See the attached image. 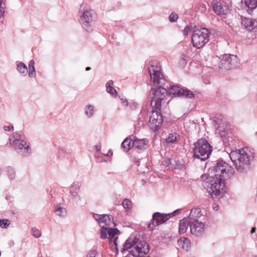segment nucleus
<instances>
[{
  "label": "nucleus",
  "instance_id": "obj_1",
  "mask_svg": "<svg viewBox=\"0 0 257 257\" xmlns=\"http://www.w3.org/2000/svg\"><path fill=\"white\" fill-rule=\"evenodd\" d=\"M212 170L214 175L206 178L203 186L212 197L219 198L226 193L224 179L231 174V168L226 163L219 162Z\"/></svg>",
  "mask_w": 257,
  "mask_h": 257
},
{
  "label": "nucleus",
  "instance_id": "obj_2",
  "mask_svg": "<svg viewBox=\"0 0 257 257\" xmlns=\"http://www.w3.org/2000/svg\"><path fill=\"white\" fill-rule=\"evenodd\" d=\"M148 71L151 82L154 86L151 91V105L156 109H160L162 103H164L167 99L168 91L162 87L165 83V79L161 71V66L158 61L150 62Z\"/></svg>",
  "mask_w": 257,
  "mask_h": 257
},
{
  "label": "nucleus",
  "instance_id": "obj_3",
  "mask_svg": "<svg viewBox=\"0 0 257 257\" xmlns=\"http://www.w3.org/2000/svg\"><path fill=\"white\" fill-rule=\"evenodd\" d=\"M79 21L82 28L87 32L93 30V23L97 20V15L94 10L86 4L80 6L78 13Z\"/></svg>",
  "mask_w": 257,
  "mask_h": 257
},
{
  "label": "nucleus",
  "instance_id": "obj_4",
  "mask_svg": "<svg viewBox=\"0 0 257 257\" xmlns=\"http://www.w3.org/2000/svg\"><path fill=\"white\" fill-rule=\"evenodd\" d=\"M229 156L232 162L236 166L237 170L242 171L247 167L249 162V157L247 150L241 149L232 151L230 153Z\"/></svg>",
  "mask_w": 257,
  "mask_h": 257
},
{
  "label": "nucleus",
  "instance_id": "obj_5",
  "mask_svg": "<svg viewBox=\"0 0 257 257\" xmlns=\"http://www.w3.org/2000/svg\"><path fill=\"white\" fill-rule=\"evenodd\" d=\"M212 152V147L205 139H200L194 144V156L195 158L205 160Z\"/></svg>",
  "mask_w": 257,
  "mask_h": 257
},
{
  "label": "nucleus",
  "instance_id": "obj_6",
  "mask_svg": "<svg viewBox=\"0 0 257 257\" xmlns=\"http://www.w3.org/2000/svg\"><path fill=\"white\" fill-rule=\"evenodd\" d=\"M210 32L206 28H199L195 27L193 30L192 42L194 47L199 49L209 41Z\"/></svg>",
  "mask_w": 257,
  "mask_h": 257
},
{
  "label": "nucleus",
  "instance_id": "obj_7",
  "mask_svg": "<svg viewBox=\"0 0 257 257\" xmlns=\"http://www.w3.org/2000/svg\"><path fill=\"white\" fill-rule=\"evenodd\" d=\"M10 144L15 150L19 153L26 154L31 150L29 143L21 139V136L18 133H14L10 138Z\"/></svg>",
  "mask_w": 257,
  "mask_h": 257
},
{
  "label": "nucleus",
  "instance_id": "obj_8",
  "mask_svg": "<svg viewBox=\"0 0 257 257\" xmlns=\"http://www.w3.org/2000/svg\"><path fill=\"white\" fill-rule=\"evenodd\" d=\"M93 218L95 219L96 221H97L99 226L101 227V229H103V228L106 229L110 227L115 226V223H114L113 221V218L112 216L110 215H101L93 213Z\"/></svg>",
  "mask_w": 257,
  "mask_h": 257
},
{
  "label": "nucleus",
  "instance_id": "obj_9",
  "mask_svg": "<svg viewBox=\"0 0 257 257\" xmlns=\"http://www.w3.org/2000/svg\"><path fill=\"white\" fill-rule=\"evenodd\" d=\"M112 227H110L106 229L103 228V229H101L100 238L101 239L108 238L109 241L113 242L115 246L117 247V235L119 233V231L117 229L113 228Z\"/></svg>",
  "mask_w": 257,
  "mask_h": 257
},
{
  "label": "nucleus",
  "instance_id": "obj_10",
  "mask_svg": "<svg viewBox=\"0 0 257 257\" xmlns=\"http://www.w3.org/2000/svg\"><path fill=\"white\" fill-rule=\"evenodd\" d=\"M163 123V116L157 110H153L150 117L149 125L150 127L157 131Z\"/></svg>",
  "mask_w": 257,
  "mask_h": 257
},
{
  "label": "nucleus",
  "instance_id": "obj_11",
  "mask_svg": "<svg viewBox=\"0 0 257 257\" xmlns=\"http://www.w3.org/2000/svg\"><path fill=\"white\" fill-rule=\"evenodd\" d=\"M169 94L174 96H182L188 98H191L194 96L192 91L176 85H172L170 87Z\"/></svg>",
  "mask_w": 257,
  "mask_h": 257
},
{
  "label": "nucleus",
  "instance_id": "obj_12",
  "mask_svg": "<svg viewBox=\"0 0 257 257\" xmlns=\"http://www.w3.org/2000/svg\"><path fill=\"white\" fill-rule=\"evenodd\" d=\"M238 58L236 55L224 54L221 61V67L224 69H229L238 64Z\"/></svg>",
  "mask_w": 257,
  "mask_h": 257
},
{
  "label": "nucleus",
  "instance_id": "obj_13",
  "mask_svg": "<svg viewBox=\"0 0 257 257\" xmlns=\"http://www.w3.org/2000/svg\"><path fill=\"white\" fill-rule=\"evenodd\" d=\"M168 219V215H164L157 212L154 214L151 222L148 225V227L151 230H153L154 227L166 222Z\"/></svg>",
  "mask_w": 257,
  "mask_h": 257
},
{
  "label": "nucleus",
  "instance_id": "obj_14",
  "mask_svg": "<svg viewBox=\"0 0 257 257\" xmlns=\"http://www.w3.org/2000/svg\"><path fill=\"white\" fill-rule=\"evenodd\" d=\"M203 220L190 221V232L195 235H199L203 233L206 226Z\"/></svg>",
  "mask_w": 257,
  "mask_h": 257
},
{
  "label": "nucleus",
  "instance_id": "obj_15",
  "mask_svg": "<svg viewBox=\"0 0 257 257\" xmlns=\"http://www.w3.org/2000/svg\"><path fill=\"white\" fill-rule=\"evenodd\" d=\"M212 7L216 14L219 16L226 15L228 12V8L225 6L223 3L217 0H214L212 2Z\"/></svg>",
  "mask_w": 257,
  "mask_h": 257
},
{
  "label": "nucleus",
  "instance_id": "obj_16",
  "mask_svg": "<svg viewBox=\"0 0 257 257\" xmlns=\"http://www.w3.org/2000/svg\"><path fill=\"white\" fill-rule=\"evenodd\" d=\"M205 216L204 215L199 208H195L191 210L188 219L190 221L204 220Z\"/></svg>",
  "mask_w": 257,
  "mask_h": 257
},
{
  "label": "nucleus",
  "instance_id": "obj_17",
  "mask_svg": "<svg viewBox=\"0 0 257 257\" xmlns=\"http://www.w3.org/2000/svg\"><path fill=\"white\" fill-rule=\"evenodd\" d=\"M241 24L245 29L249 31L253 30L257 27V22L246 18H242Z\"/></svg>",
  "mask_w": 257,
  "mask_h": 257
},
{
  "label": "nucleus",
  "instance_id": "obj_18",
  "mask_svg": "<svg viewBox=\"0 0 257 257\" xmlns=\"http://www.w3.org/2000/svg\"><path fill=\"white\" fill-rule=\"evenodd\" d=\"M190 228V220L188 218H184L181 220L179 223V232L180 234L185 233L188 229V227Z\"/></svg>",
  "mask_w": 257,
  "mask_h": 257
},
{
  "label": "nucleus",
  "instance_id": "obj_19",
  "mask_svg": "<svg viewBox=\"0 0 257 257\" xmlns=\"http://www.w3.org/2000/svg\"><path fill=\"white\" fill-rule=\"evenodd\" d=\"M148 143L147 139H135L133 143V146L138 149H144L146 145Z\"/></svg>",
  "mask_w": 257,
  "mask_h": 257
},
{
  "label": "nucleus",
  "instance_id": "obj_20",
  "mask_svg": "<svg viewBox=\"0 0 257 257\" xmlns=\"http://www.w3.org/2000/svg\"><path fill=\"white\" fill-rule=\"evenodd\" d=\"M113 82L112 80H109L106 84V91L112 96H116L117 92L113 87Z\"/></svg>",
  "mask_w": 257,
  "mask_h": 257
},
{
  "label": "nucleus",
  "instance_id": "obj_21",
  "mask_svg": "<svg viewBox=\"0 0 257 257\" xmlns=\"http://www.w3.org/2000/svg\"><path fill=\"white\" fill-rule=\"evenodd\" d=\"M34 64L35 62L33 60H31L29 63L28 72L29 76L30 77H35L36 75Z\"/></svg>",
  "mask_w": 257,
  "mask_h": 257
},
{
  "label": "nucleus",
  "instance_id": "obj_22",
  "mask_svg": "<svg viewBox=\"0 0 257 257\" xmlns=\"http://www.w3.org/2000/svg\"><path fill=\"white\" fill-rule=\"evenodd\" d=\"M244 2L249 10H252L257 7V0H244Z\"/></svg>",
  "mask_w": 257,
  "mask_h": 257
},
{
  "label": "nucleus",
  "instance_id": "obj_23",
  "mask_svg": "<svg viewBox=\"0 0 257 257\" xmlns=\"http://www.w3.org/2000/svg\"><path fill=\"white\" fill-rule=\"evenodd\" d=\"M7 171L8 172V176L9 178L11 180L15 179L16 177V172L15 169L11 166H9L7 168Z\"/></svg>",
  "mask_w": 257,
  "mask_h": 257
},
{
  "label": "nucleus",
  "instance_id": "obj_24",
  "mask_svg": "<svg viewBox=\"0 0 257 257\" xmlns=\"http://www.w3.org/2000/svg\"><path fill=\"white\" fill-rule=\"evenodd\" d=\"M132 140L130 138L125 139L121 144V147L124 151H128L131 147Z\"/></svg>",
  "mask_w": 257,
  "mask_h": 257
},
{
  "label": "nucleus",
  "instance_id": "obj_25",
  "mask_svg": "<svg viewBox=\"0 0 257 257\" xmlns=\"http://www.w3.org/2000/svg\"><path fill=\"white\" fill-rule=\"evenodd\" d=\"M178 243L179 245L182 247V248L187 250L189 244V240L187 239L186 238H181L178 241Z\"/></svg>",
  "mask_w": 257,
  "mask_h": 257
},
{
  "label": "nucleus",
  "instance_id": "obj_26",
  "mask_svg": "<svg viewBox=\"0 0 257 257\" xmlns=\"http://www.w3.org/2000/svg\"><path fill=\"white\" fill-rule=\"evenodd\" d=\"M17 70L20 73L24 74L25 76L28 71V68L24 63H20L17 66Z\"/></svg>",
  "mask_w": 257,
  "mask_h": 257
},
{
  "label": "nucleus",
  "instance_id": "obj_27",
  "mask_svg": "<svg viewBox=\"0 0 257 257\" xmlns=\"http://www.w3.org/2000/svg\"><path fill=\"white\" fill-rule=\"evenodd\" d=\"M55 212L57 215L60 217H63L66 214V209L61 207H56L55 209Z\"/></svg>",
  "mask_w": 257,
  "mask_h": 257
},
{
  "label": "nucleus",
  "instance_id": "obj_28",
  "mask_svg": "<svg viewBox=\"0 0 257 257\" xmlns=\"http://www.w3.org/2000/svg\"><path fill=\"white\" fill-rule=\"evenodd\" d=\"M81 186V183L80 182H74L70 188V192H76L75 191L78 190L80 188Z\"/></svg>",
  "mask_w": 257,
  "mask_h": 257
},
{
  "label": "nucleus",
  "instance_id": "obj_29",
  "mask_svg": "<svg viewBox=\"0 0 257 257\" xmlns=\"http://www.w3.org/2000/svg\"><path fill=\"white\" fill-rule=\"evenodd\" d=\"M94 112V107L92 105H89L86 106L85 113L89 116L91 117L93 115Z\"/></svg>",
  "mask_w": 257,
  "mask_h": 257
},
{
  "label": "nucleus",
  "instance_id": "obj_30",
  "mask_svg": "<svg viewBox=\"0 0 257 257\" xmlns=\"http://www.w3.org/2000/svg\"><path fill=\"white\" fill-rule=\"evenodd\" d=\"M71 198L76 202L81 200V196L76 192H70Z\"/></svg>",
  "mask_w": 257,
  "mask_h": 257
},
{
  "label": "nucleus",
  "instance_id": "obj_31",
  "mask_svg": "<svg viewBox=\"0 0 257 257\" xmlns=\"http://www.w3.org/2000/svg\"><path fill=\"white\" fill-rule=\"evenodd\" d=\"M10 224V221L7 219L0 220V226L3 228H7Z\"/></svg>",
  "mask_w": 257,
  "mask_h": 257
},
{
  "label": "nucleus",
  "instance_id": "obj_32",
  "mask_svg": "<svg viewBox=\"0 0 257 257\" xmlns=\"http://www.w3.org/2000/svg\"><path fill=\"white\" fill-rule=\"evenodd\" d=\"M86 257H102V255L96 250H92L87 254Z\"/></svg>",
  "mask_w": 257,
  "mask_h": 257
},
{
  "label": "nucleus",
  "instance_id": "obj_33",
  "mask_svg": "<svg viewBox=\"0 0 257 257\" xmlns=\"http://www.w3.org/2000/svg\"><path fill=\"white\" fill-rule=\"evenodd\" d=\"M177 136L170 134L166 139L167 143H173L177 140Z\"/></svg>",
  "mask_w": 257,
  "mask_h": 257
},
{
  "label": "nucleus",
  "instance_id": "obj_34",
  "mask_svg": "<svg viewBox=\"0 0 257 257\" xmlns=\"http://www.w3.org/2000/svg\"><path fill=\"white\" fill-rule=\"evenodd\" d=\"M32 231L33 235L36 238H38L41 235V233L40 230L37 229L36 227L33 228Z\"/></svg>",
  "mask_w": 257,
  "mask_h": 257
},
{
  "label": "nucleus",
  "instance_id": "obj_35",
  "mask_svg": "<svg viewBox=\"0 0 257 257\" xmlns=\"http://www.w3.org/2000/svg\"><path fill=\"white\" fill-rule=\"evenodd\" d=\"M178 19V16L175 13H172L169 16V21L171 22H175L177 21Z\"/></svg>",
  "mask_w": 257,
  "mask_h": 257
},
{
  "label": "nucleus",
  "instance_id": "obj_36",
  "mask_svg": "<svg viewBox=\"0 0 257 257\" xmlns=\"http://www.w3.org/2000/svg\"><path fill=\"white\" fill-rule=\"evenodd\" d=\"M131 203V201L127 199H125L123 200L122 205L124 208H128Z\"/></svg>",
  "mask_w": 257,
  "mask_h": 257
},
{
  "label": "nucleus",
  "instance_id": "obj_37",
  "mask_svg": "<svg viewBox=\"0 0 257 257\" xmlns=\"http://www.w3.org/2000/svg\"><path fill=\"white\" fill-rule=\"evenodd\" d=\"M5 0H0V18L4 15L5 11L4 8L2 6Z\"/></svg>",
  "mask_w": 257,
  "mask_h": 257
},
{
  "label": "nucleus",
  "instance_id": "obj_38",
  "mask_svg": "<svg viewBox=\"0 0 257 257\" xmlns=\"http://www.w3.org/2000/svg\"><path fill=\"white\" fill-rule=\"evenodd\" d=\"M191 29L189 26H186L183 30L184 35L185 36H187L188 35V34L191 32Z\"/></svg>",
  "mask_w": 257,
  "mask_h": 257
},
{
  "label": "nucleus",
  "instance_id": "obj_39",
  "mask_svg": "<svg viewBox=\"0 0 257 257\" xmlns=\"http://www.w3.org/2000/svg\"><path fill=\"white\" fill-rule=\"evenodd\" d=\"M198 10L201 12H205L206 10V5L204 4H201Z\"/></svg>",
  "mask_w": 257,
  "mask_h": 257
},
{
  "label": "nucleus",
  "instance_id": "obj_40",
  "mask_svg": "<svg viewBox=\"0 0 257 257\" xmlns=\"http://www.w3.org/2000/svg\"><path fill=\"white\" fill-rule=\"evenodd\" d=\"M119 98L122 101V103L124 105L127 106L128 104V102H127V100H126V98L123 96H122V97L119 96Z\"/></svg>",
  "mask_w": 257,
  "mask_h": 257
},
{
  "label": "nucleus",
  "instance_id": "obj_41",
  "mask_svg": "<svg viewBox=\"0 0 257 257\" xmlns=\"http://www.w3.org/2000/svg\"><path fill=\"white\" fill-rule=\"evenodd\" d=\"M14 127L12 125H9V126H4V130L6 131H10L12 130H13Z\"/></svg>",
  "mask_w": 257,
  "mask_h": 257
},
{
  "label": "nucleus",
  "instance_id": "obj_42",
  "mask_svg": "<svg viewBox=\"0 0 257 257\" xmlns=\"http://www.w3.org/2000/svg\"><path fill=\"white\" fill-rule=\"evenodd\" d=\"M212 207H213V209L215 211H217L219 208V205L216 203H214L213 204Z\"/></svg>",
  "mask_w": 257,
  "mask_h": 257
},
{
  "label": "nucleus",
  "instance_id": "obj_43",
  "mask_svg": "<svg viewBox=\"0 0 257 257\" xmlns=\"http://www.w3.org/2000/svg\"><path fill=\"white\" fill-rule=\"evenodd\" d=\"M95 149H96L97 151H99V150H100V147L99 146H97V145L95 146Z\"/></svg>",
  "mask_w": 257,
  "mask_h": 257
},
{
  "label": "nucleus",
  "instance_id": "obj_44",
  "mask_svg": "<svg viewBox=\"0 0 257 257\" xmlns=\"http://www.w3.org/2000/svg\"><path fill=\"white\" fill-rule=\"evenodd\" d=\"M255 227H252L251 230V233H253L255 231Z\"/></svg>",
  "mask_w": 257,
  "mask_h": 257
},
{
  "label": "nucleus",
  "instance_id": "obj_45",
  "mask_svg": "<svg viewBox=\"0 0 257 257\" xmlns=\"http://www.w3.org/2000/svg\"><path fill=\"white\" fill-rule=\"evenodd\" d=\"M170 160H168V161H167L166 162L165 165L167 166V165H168L170 164Z\"/></svg>",
  "mask_w": 257,
  "mask_h": 257
},
{
  "label": "nucleus",
  "instance_id": "obj_46",
  "mask_svg": "<svg viewBox=\"0 0 257 257\" xmlns=\"http://www.w3.org/2000/svg\"><path fill=\"white\" fill-rule=\"evenodd\" d=\"M90 69H91V68L89 67H87L86 68V71H88V70H89Z\"/></svg>",
  "mask_w": 257,
  "mask_h": 257
},
{
  "label": "nucleus",
  "instance_id": "obj_47",
  "mask_svg": "<svg viewBox=\"0 0 257 257\" xmlns=\"http://www.w3.org/2000/svg\"><path fill=\"white\" fill-rule=\"evenodd\" d=\"M219 127H220V126H218V127H217V128H216V132H217L218 131H219Z\"/></svg>",
  "mask_w": 257,
  "mask_h": 257
},
{
  "label": "nucleus",
  "instance_id": "obj_48",
  "mask_svg": "<svg viewBox=\"0 0 257 257\" xmlns=\"http://www.w3.org/2000/svg\"><path fill=\"white\" fill-rule=\"evenodd\" d=\"M253 257H257V255H255V256H254Z\"/></svg>",
  "mask_w": 257,
  "mask_h": 257
}]
</instances>
